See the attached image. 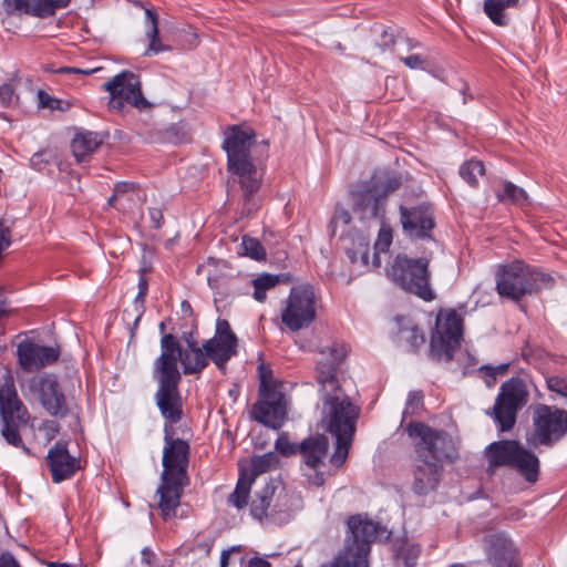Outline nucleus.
Here are the masks:
<instances>
[{
    "mask_svg": "<svg viewBox=\"0 0 567 567\" xmlns=\"http://www.w3.org/2000/svg\"><path fill=\"white\" fill-rule=\"evenodd\" d=\"M348 352L346 343L333 341L319 350L321 358L317 363L321 426L337 440L330 458L334 466H341L348 457L360 414V408L352 402L338 377L339 365Z\"/></svg>",
    "mask_w": 567,
    "mask_h": 567,
    "instance_id": "nucleus-1",
    "label": "nucleus"
},
{
    "mask_svg": "<svg viewBox=\"0 0 567 567\" xmlns=\"http://www.w3.org/2000/svg\"><path fill=\"white\" fill-rule=\"evenodd\" d=\"M406 432L416 453L412 470V489L417 495H427L436 489L444 463L456 457L455 444L446 432L421 422L410 423Z\"/></svg>",
    "mask_w": 567,
    "mask_h": 567,
    "instance_id": "nucleus-2",
    "label": "nucleus"
},
{
    "mask_svg": "<svg viewBox=\"0 0 567 567\" xmlns=\"http://www.w3.org/2000/svg\"><path fill=\"white\" fill-rule=\"evenodd\" d=\"M255 138L254 130L247 126L231 125L224 132L223 148L227 153L228 171L238 177L244 192V209L248 215L257 209L251 197L259 189L262 179L261 171L250 156Z\"/></svg>",
    "mask_w": 567,
    "mask_h": 567,
    "instance_id": "nucleus-3",
    "label": "nucleus"
},
{
    "mask_svg": "<svg viewBox=\"0 0 567 567\" xmlns=\"http://www.w3.org/2000/svg\"><path fill=\"white\" fill-rule=\"evenodd\" d=\"M495 279L497 293L513 301L549 287L553 281L548 274L534 269L522 260L498 266Z\"/></svg>",
    "mask_w": 567,
    "mask_h": 567,
    "instance_id": "nucleus-4",
    "label": "nucleus"
},
{
    "mask_svg": "<svg viewBox=\"0 0 567 567\" xmlns=\"http://www.w3.org/2000/svg\"><path fill=\"white\" fill-rule=\"evenodd\" d=\"M164 348L163 355H159L153 364V375L158 383L155 401L166 422L176 424L183 416L182 396L178 391L181 372L169 358L168 352L171 350H168L166 343Z\"/></svg>",
    "mask_w": 567,
    "mask_h": 567,
    "instance_id": "nucleus-5",
    "label": "nucleus"
},
{
    "mask_svg": "<svg viewBox=\"0 0 567 567\" xmlns=\"http://www.w3.org/2000/svg\"><path fill=\"white\" fill-rule=\"evenodd\" d=\"M484 456L488 474H494L498 467L506 466L516 470L529 483H535L538 478V457L515 440L492 442L485 447Z\"/></svg>",
    "mask_w": 567,
    "mask_h": 567,
    "instance_id": "nucleus-6",
    "label": "nucleus"
},
{
    "mask_svg": "<svg viewBox=\"0 0 567 567\" xmlns=\"http://www.w3.org/2000/svg\"><path fill=\"white\" fill-rule=\"evenodd\" d=\"M400 181L395 177L379 184L373 181L360 184L350 194L354 215L363 224L383 221L386 210L388 196L398 189Z\"/></svg>",
    "mask_w": 567,
    "mask_h": 567,
    "instance_id": "nucleus-7",
    "label": "nucleus"
},
{
    "mask_svg": "<svg viewBox=\"0 0 567 567\" xmlns=\"http://www.w3.org/2000/svg\"><path fill=\"white\" fill-rule=\"evenodd\" d=\"M386 275L403 290L414 293L424 301H431L435 297L430 286L426 258L413 259L405 255H398L386 269Z\"/></svg>",
    "mask_w": 567,
    "mask_h": 567,
    "instance_id": "nucleus-8",
    "label": "nucleus"
},
{
    "mask_svg": "<svg viewBox=\"0 0 567 567\" xmlns=\"http://www.w3.org/2000/svg\"><path fill=\"white\" fill-rule=\"evenodd\" d=\"M0 414H1V434L4 440L16 446L29 451L21 439L19 429L25 425L29 420V413L21 400L18 398L12 377H7L0 388Z\"/></svg>",
    "mask_w": 567,
    "mask_h": 567,
    "instance_id": "nucleus-9",
    "label": "nucleus"
},
{
    "mask_svg": "<svg viewBox=\"0 0 567 567\" xmlns=\"http://www.w3.org/2000/svg\"><path fill=\"white\" fill-rule=\"evenodd\" d=\"M567 433V412L556 406L537 404L533 409V430L527 436L532 446H551Z\"/></svg>",
    "mask_w": 567,
    "mask_h": 567,
    "instance_id": "nucleus-10",
    "label": "nucleus"
},
{
    "mask_svg": "<svg viewBox=\"0 0 567 567\" xmlns=\"http://www.w3.org/2000/svg\"><path fill=\"white\" fill-rule=\"evenodd\" d=\"M317 297L310 285L291 288L281 309V321L291 331L308 328L316 319Z\"/></svg>",
    "mask_w": 567,
    "mask_h": 567,
    "instance_id": "nucleus-11",
    "label": "nucleus"
},
{
    "mask_svg": "<svg viewBox=\"0 0 567 567\" xmlns=\"http://www.w3.org/2000/svg\"><path fill=\"white\" fill-rule=\"evenodd\" d=\"M463 333V319L455 310H441L436 316L430 350L433 358L451 361L460 347Z\"/></svg>",
    "mask_w": 567,
    "mask_h": 567,
    "instance_id": "nucleus-12",
    "label": "nucleus"
},
{
    "mask_svg": "<svg viewBox=\"0 0 567 567\" xmlns=\"http://www.w3.org/2000/svg\"><path fill=\"white\" fill-rule=\"evenodd\" d=\"M527 396L525 383L519 378H512L502 384L491 413L502 432L515 425L517 412L525 405Z\"/></svg>",
    "mask_w": 567,
    "mask_h": 567,
    "instance_id": "nucleus-13",
    "label": "nucleus"
},
{
    "mask_svg": "<svg viewBox=\"0 0 567 567\" xmlns=\"http://www.w3.org/2000/svg\"><path fill=\"white\" fill-rule=\"evenodd\" d=\"M110 93L109 106L122 111L128 104L136 109H144L148 105L141 90V82L133 72L122 71L103 84Z\"/></svg>",
    "mask_w": 567,
    "mask_h": 567,
    "instance_id": "nucleus-14",
    "label": "nucleus"
},
{
    "mask_svg": "<svg viewBox=\"0 0 567 567\" xmlns=\"http://www.w3.org/2000/svg\"><path fill=\"white\" fill-rule=\"evenodd\" d=\"M168 350L169 358L174 361L175 368L178 369L177 362L181 361L184 374H195L202 372L209 363L208 353L204 350L203 344L198 346L194 340H187V348L182 349L178 340L173 334H164L161 339V354L165 350L164 344Z\"/></svg>",
    "mask_w": 567,
    "mask_h": 567,
    "instance_id": "nucleus-15",
    "label": "nucleus"
},
{
    "mask_svg": "<svg viewBox=\"0 0 567 567\" xmlns=\"http://www.w3.org/2000/svg\"><path fill=\"white\" fill-rule=\"evenodd\" d=\"M209 361L225 372L228 361L237 355L238 338L226 319H217L214 336L203 343Z\"/></svg>",
    "mask_w": 567,
    "mask_h": 567,
    "instance_id": "nucleus-16",
    "label": "nucleus"
},
{
    "mask_svg": "<svg viewBox=\"0 0 567 567\" xmlns=\"http://www.w3.org/2000/svg\"><path fill=\"white\" fill-rule=\"evenodd\" d=\"M259 400L252 405L254 419L271 429H279L287 415V400L279 388H268L259 393Z\"/></svg>",
    "mask_w": 567,
    "mask_h": 567,
    "instance_id": "nucleus-17",
    "label": "nucleus"
},
{
    "mask_svg": "<svg viewBox=\"0 0 567 567\" xmlns=\"http://www.w3.org/2000/svg\"><path fill=\"white\" fill-rule=\"evenodd\" d=\"M30 389L37 392L43 409L54 417L63 419L69 414L65 395L54 375L33 378Z\"/></svg>",
    "mask_w": 567,
    "mask_h": 567,
    "instance_id": "nucleus-18",
    "label": "nucleus"
},
{
    "mask_svg": "<svg viewBox=\"0 0 567 567\" xmlns=\"http://www.w3.org/2000/svg\"><path fill=\"white\" fill-rule=\"evenodd\" d=\"M165 445L163 449L162 475L188 478L189 445L182 439H173L168 427L165 426Z\"/></svg>",
    "mask_w": 567,
    "mask_h": 567,
    "instance_id": "nucleus-19",
    "label": "nucleus"
},
{
    "mask_svg": "<svg viewBox=\"0 0 567 567\" xmlns=\"http://www.w3.org/2000/svg\"><path fill=\"white\" fill-rule=\"evenodd\" d=\"M483 544L492 567H519L517 548L504 533L486 534Z\"/></svg>",
    "mask_w": 567,
    "mask_h": 567,
    "instance_id": "nucleus-20",
    "label": "nucleus"
},
{
    "mask_svg": "<svg viewBox=\"0 0 567 567\" xmlns=\"http://www.w3.org/2000/svg\"><path fill=\"white\" fill-rule=\"evenodd\" d=\"M400 220L404 234L410 238H430L434 228L433 212L429 205L400 206Z\"/></svg>",
    "mask_w": 567,
    "mask_h": 567,
    "instance_id": "nucleus-21",
    "label": "nucleus"
},
{
    "mask_svg": "<svg viewBox=\"0 0 567 567\" xmlns=\"http://www.w3.org/2000/svg\"><path fill=\"white\" fill-rule=\"evenodd\" d=\"M189 484V478L165 476L161 474V483L156 489L157 508L163 519L176 517V509L181 504L184 488Z\"/></svg>",
    "mask_w": 567,
    "mask_h": 567,
    "instance_id": "nucleus-22",
    "label": "nucleus"
},
{
    "mask_svg": "<svg viewBox=\"0 0 567 567\" xmlns=\"http://www.w3.org/2000/svg\"><path fill=\"white\" fill-rule=\"evenodd\" d=\"M47 458L54 483L70 478L80 468L79 460L69 453L65 442L58 441L49 450Z\"/></svg>",
    "mask_w": 567,
    "mask_h": 567,
    "instance_id": "nucleus-23",
    "label": "nucleus"
},
{
    "mask_svg": "<svg viewBox=\"0 0 567 567\" xmlns=\"http://www.w3.org/2000/svg\"><path fill=\"white\" fill-rule=\"evenodd\" d=\"M20 365L28 371L38 370L53 363L59 358V349L23 341L18 346Z\"/></svg>",
    "mask_w": 567,
    "mask_h": 567,
    "instance_id": "nucleus-24",
    "label": "nucleus"
},
{
    "mask_svg": "<svg viewBox=\"0 0 567 567\" xmlns=\"http://www.w3.org/2000/svg\"><path fill=\"white\" fill-rule=\"evenodd\" d=\"M347 525L349 533L347 539H350L351 544L368 551H370V545L378 538L382 530V527L378 523L360 514L351 516Z\"/></svg>",
    "mask_w": 567,
    "mask_h": 567,
    "instance_id": "nucleus-25",
    "label": "nucleus"
},
{
    "mask_svg": "<svg viewBox=\"0 0 567 567\" xmlns=\"http://www.w3.org/2000/svg\"><path fill=\"white\" fill-rule=\"evenodd\" d=\"M69 2L70 0H3L8 9L23 11L39 18L53 16L58 9L65 8Z\"/></svg>",
    "mask_w": 567,
    "mask_h": 567,
    "instance_id": "nucleus-26",
    "label": "nucleus"
},
{
    "mask_svg": "<svg viewBox=\"0 0 567 567\" xmlns=\"http://www.w3.org/2000/svg\"><path fill=\"white\" fill-rule=\"evenodd\" d=\"M328 449L329 441L322 434L310 436L299 445L305 464L312 470H317L323 463Z\"/></svg>",
    "mask_w": 567,
    "mask_h": 567,
    "instance_id": "nucleus-27",
    "label": "nucleus"
},
{
    "mask_svg": "<svg viewBox=\"0 0 567 567\" xmlns=\"http://www.w3.org/2000/svg\"><path fill=\"white\" fill-rule=\"evenodd\" d=\"M370 551L353 545L346 539L343 549L332 561L323 567H369L368 555Z\"/></svg>",
    "mask_w": 567,
    "mask_h": 567,
    "instance_id": "nucleus-28",
    "label": "nucleus"
},
{
    "mask_svg": "<svg viewBox=\"0 0 567 567\" xmlns=\"http://www.w3.org/2000/svg\"><path fill=\"white\" fill-rule=\"evenodd\" d=\"M102 136L96 132H78L71 142V150L76 161H84L92 155L102 144Z\"/></svg>",
    "mask_w": 567,
    "mask_h": 567,
    "instance_id": "nucleus-29",
    "label": "nucleus"
},
{
    "mask_svg": "<svg viewBox=\"0 0 567 567\" xmlns=\"http://www.w3.org/2000/svg\"><path fill=\"white\" fill-rule=\"evenodd\" d=\"M399 340L405 342L411 350H416L425 342L424 333L408 318H396Z\"/></svg>",
    "mask_w": 567,
    "mask_h": 567,
    "instance_id": "nucleus-30",
    "label": "nucleus"
},
{
    "mask_svg": "<svg viewBox=\"0 0 567 567\" xmlns=\"http://www.w3.org/2000/svg\"><path fill=\"white\" fill-rule=\"evenodd\" d=\"M276 485L274 482H268L265 486L255 493L251 502L250 513L252 517L262 519L268 514L272 497L275 495Z\"/></svg>",
    "mask_w": 567,
    "mask_h": 567,
    "instance_id": "nucleus-31",
    "label": "nucleus"
},
{
    "mask_svg": "<svg viewBox=\"0 0 567 567\" xmlns=\"http://www.w3.org/2000/svg\"><path fill=\"white\" fill-rule=\"evenodd\" d=\"M252 477H247V471L240 467V475L234 492L228 496L227 503L237 509H243L248 504Z\"/></svg>",
    "mask_w": 567,
    "mask_h": 567,
    "instance_id": "nucleus-32",
    "label": "nucleus"
},
{
    "mask_svg": "<svg viewBox=\"0 0 567 567\" xmlns=\"http://www.w3.org/2000/svg\"><path fill=\"white\" fill-rule=\"evenodd\" d=\"M278 464L279 458L274 452L254 456L250 462L249 473L247 472V477H252V482H255L257 476L276 468Z\"/></svg>",
    "mask_w": 567,
    "mask_h": 567,
    "instance_id": "nucleus-33",
    "label": "nucleus"
},
{
    "mask_svg": "<svg viewBox=\"0 0 567 567\" xmlns=\"http://www.w3.org/2000/svg\"><path fill=\"white\" fill-rule=\"evenodd\" d=\"M496 196L498 200L503 203L525 205L528 202V196L525 189L508 181L502 183V189L497 190Z\"/></svg>",
    "mask_w": 567,
    "mask_h": 567,
    "instance_id": "nucleus-34",
    "label": "nucleus"
},
{
    "mask_svg": "<svg viewBox=\"0 0 567 567\" xmlns=\"http://www.w3.org/2000/svg\"><path fill=\"white\" fill-rule=\"evenodd\" d=\"M239 254L257 261L266 260L267 252L262 244L254 237L243 236L239 245Z\"/></svg>",
    "mask_w": 567,
    "mask_h": 567,
    "instance_id": "nucleus-35",
    "label": "nucleus"
},
{
    "mask_svg": "<svg viewBox=\"0 0 567 567\" xmlns=\"http://www.w3.org/2000/svg\"><path fill=\"white\" fill-rule=\"evenodd\" d=\"M279 282V278L276 275L264 274L258 278H255L251 284L254 287V299L258 302H264L267 298V291Z\"/></svg>",
    "mask_w": 567,
    "mask_h": 567,
    "instance_id": "nucleus-36",
    "label": "nucleus"
},
{
    "mask_svg": "<svg viewBox=\"0 0 567 567\" xmlns=\"http://www.w3.org/2000/svg\"><path fill=\"white\" fill-rule=\"evenodd\" d=\"M485 173L483 162L478 159H470L460 167L461 177L471 186H476L478 177Z\"/></svg>",
    "mask_w": 567,
    "mask_h": 567,
    "instance_id": "nucleus-37",
    "label": "nucleus"
},
{
    "mask_svg": "<svg viewBox=\"0 0 567 567\" xmlns=\"http://www.w3.org/2000/svg\"><path fill=\"white\" fill-rule=\"evenodd\" d=\"M392 239L393 234L391 227L382 223L378 234V238L374 244L375 254L373 262L377 267H380L381 265L380 254L386 252L389 250L392 244Z\"/></svg>",
    "mask_w": 567,
    "mask_h": 567,
    "instance_id": "nucleus-38",
    "label": "nucleus"
},
{
    "mask_svg": "<svg viewBox=\"0 0 567 567\" xmlns=\"http://www.w3.org/2000/svg\"><path fill=\"white\" fill-rule=\"evenodd\" d=\"M420 554V547L416 544L404 542L395 551L398 560H402L405 567H414Z\"/></svg>",
    "mask_w": 567,
    "mask_h": 567,
    "instance_id": "nucleus-39",
    "label": "nucleus"
},
{
    "mask_svg": "<svg viewBox=\"0 0 567 567\" xmlns=\"http://www.w3.org/2000/svg\"><path fill=\"white\" fill-rule=\"evenodd\" d=\"M351 221V214L343 207H336L329 227L331 229V235L336 236L338 230L340 229V237L344 236V228L349 226Z\"/></svg>",
    "mask_w": 567,
    "mask_h": 567,
    "instance_id": "nucleus-40",
    "label": "nucleus"
},
{
    "mask_svg": "<svg viewBox=\"0 0 567 567\" xmlns=\"http://www.w3.org/2000/svg\"><path fill=\"white\" fill-rule=\"evenodd\" d=\"M176 40L177 38H151L148 48L145 50L144 55L153 56L171 51L177 45Z\"/></svg>",
    "mask_w": 567,
    "mask_h": 567,
    "instance_id": "nucleus-41",
    "label": "nucleus"
},
{
    "mask_svg": "<svg viewBox=\"0 0 567 567\" xmlns=\"http://www.w3.org/2000/svg\"><path fill=\"white\" fill-rule=\"evenodd\" d=\"M509 8L503 0H485L484 10L488 18L496 24L503 23V11Z\"/></svg>",
    "mask_w": 567,
    "mask_h": 567,
    "instance_id": "nucleus-42",
    "label": "nucleus"
},
{
    "mask_svg": "<svg viewBox=\"0 0 567 567\" xmlns=\"http://www.w3.org/2000/svg\"><path fill=\"white\" fill-rule=\"evenodd\" d=\"M38 99L39 105L44 109L52 111H66L69 109V104L66 102L55 99L44 91H39Z\"/></svg>",
    "mask_w": 567,
    "mask_h": 567,
    "instance_id": "nucleus-43",
    "label": "nucleus"
},
{
    "mask_svg": "<svg viewBox=\"0 0 567 567\" xmlns=\"http://www.w3.org/2000/svg\"><path fill=\"white\" fill-rule=\"evenodd\" d=\"M275 447L284 456H290L299 451V445L290 442L288 434L285 432L279 434Z\"/></svg>",
    "mask_w": 567,
    "mask_h": 567,
    "instance_id": "nucleus-44",
    "label": "nucleus"
},
{
    "mask_svg": "<svg viewBox=\"0 0 567 567\" xmlns=\"http://www.w3.org/2000/svg\"><path fill=\"white\" fill-rule=\"evenodd\" d=\"M508 364H499L496 367L482 365L480 371L484 373L485 383L487 386H493L496 382V377L506 373Z\"/></svg>",
    "mask_w": 567,
    "mask_h": 567,
    "instance_id": "nucleus-45",
    "label": "nucleus"
},
{
    "mask_svg": "<svg viewBox=\"0 0 567 567\" xmlns=\"http://www.w3.org/2000/svg\"><path fill=\"white\" fill-rule=\"evenodd\" d=\"M423 405V394L420 391H411L408 395L403 416L415 414Z\"/></svg>",
    "mask_w": 567,
    "mask_h": 567,
    "instance_id": "nucleus-46",
    "label": "nucleus"
},
{
    "mask_svg": "<svg viewBox=\"0 0 567 567\" xmlns=\"http://www.w3.org/2000/svg\"><path fill=\"white\" fill-rule=\"evenodd\" d=\"M145 35H159L158 34V14L153 9H145L144 11Z\"/></svg>",
    "mask_w": 567,
    "mask_h": 567,
    "instance_id": "nucleus-47",
    "label": "nucleus"
},
{
    "mask_svg": "<svg viewBox=\"0 0 567 567\" xmlns=\"http://www.w3.org/2000/svg\"><path fill=\"white\" fill-rule=\"evenodd\" d=\"M259 377H260V389L259 393L266 391V389L278 388L276 383L271 381V371L267 370L264 364H260L259 368Z\"/></svg>",
    "mask_w": 567,
    "mask_h": 567,
    "instance_id": "nucleus-48",
    "label": "nucleus"
},
{
    "mask_svg": "<svg viewBox=\"0 0 567 567\" xmlns=\"http://www.w3.org/2000/svg\"><path fill=\"white\" fill-rule=\"evenodd\" d=\"M134 188V185L133 184H128V183H125V182H122V183H117L115 185V188H114V193H113V196L109 199V204L110 205H114L113 203L124 196L126 193H128L130 190H133Z\"/></svg>",
    "mask_w": 567,
    "mask_h": 567,
    "instance_id": "nucleus-49",
    "label": "nucleus"
},
{
    "mask_svg": "<svg viewBox=\"0 0 567 567\" xmlns=\"http://www.w3.org/2000/svg\"><path fill=\"white\" fill-rule=\"evenodd\" d=\"M13 89L10 84H3L0 87V100L2 105H9L12 101Z\"/></svg>",
    "mask_w": 567,
    "mask_h": 567,
    "instance_id": "nucleus-50",
    "label": "nucleus"
},
{
    "mask_svg": "<svg viewBox=\"0 0 567 567\" xmlns=\"http://www.w3.org/2000/svg\"><path fill=\"white\" fill-rule=\"evenodd\" d=\"M43 430L49 440H52L60 432V424L55 421H45L43 423Z\"/></svg>",
    "mask_w": 567,
    "mask_h": 567,
    "instance_id": "nucleus-51",
    "label": "nucleus"
},
{
    "mask_svg": "<svg viewBox=\"0 0 567 567\" xmlns=\"http://www.w3.org/2000/svg\"><path fill=\"white\" fill-rule=\"evenodd\" d=\"M0 567H21L13 555L4 551L0 555Z\"/></svg>",
    "mask_w": 567,
    "mask_h": 567,
    "instance_id": "nucleus-52",
    "label": "nucleus"
},
{
    "mask_svg": "<svg viewBox=\"0 0 567 567\" xmlns=\"http://www.w3.org/2000/svg\"><path fill=\"white\" fill-rule=\"evenodd\" d=\"M404 64L410 69H419L423 64V59L419 54H411L401 59Z\"/></svg>",
    "mask_w": 567,
    "mask_h": 567,
    "instance_id": "nucleus-53",
    "label": "nucleus"
},
{
    "mask_svg": "<svg viewBox=\"0 0 567 567\" xmlns=\"http://www.w3.org/2000/svg\"><path fill=\"white\" fill-rule=\"evenodd\" d=\"M151 221L153 223L154 228H159L164 223L163 213L159 208H151L148 212Z\"/></svg>",
    "mask_w": 567,
    "mask_h": 567,
    "instance_id": "nucleus-54",
    "label": "nucleus"
},
{
    "mask_svg": "<svg viewBox=\"0 0 567 567\" xmlns=\"http://www.w3.org/2000/svg\"><path fill=\"white\" fill-rule=\"evenodd\" d=\"M10 312L8 300L0 290V320L8 317Z\"/></svg>",
    "mask_w": 567,
    "mask_h": 567,
    "instance_id": "nucleus-55",
    "label": "nucleus"
},
{
    "mask_svg": "<svg viewBox=\"0 0 567 567\" xmlns=\"http://www.w3.org/2000/svg\"><path fill=\"white\" fill-rule=\"evenodd\" d=\"M146 293H147V282L143 277H141L140 281H138V293L135 298V301L141 300V302H143Z\"/></svg>",
    "mask_w": 567,
    "mask_h": 567,
    "instance_id": "nucleus-56",
    "label": "nucleus"
},
{
    "mask_svg": "<svg viewBox=\"0 0 567 567\" xmlns=\"http://www.w3.org/2000/svg\"><path fill=\"white\" fill-rule=\"evenodd\" d=\"M56 72L59 73H74V74H91L93 70H82L78 68H61Z\"/></svg>",
    "mask_w": 567,
    "mask_h": 567,
    "instance_id": "nucleus-57",
    "label": "nucleus"
},
{
    "mask_svg": "<svg viewBox=\"0 0 567 567\" xmlns=\"http://www.w3.org/2000/svg\"><path fill=\"white\" fill-rule=\"evenodd\" d=\"M372 33L374 35H382V37H385V35H391L390 34V28H385L383 24H374L373 29H372Z\"/></svg>",
    "mask_w": 567,
    "mask_h": 567,
    "instance_id": "nucleus-58",
    "label": "nucleus"
},
{
    "mask_svg": "<svg viewBox=\"0 0 567 567\" xmlns=\"http://www.w3.org/2000/svg\"><path fill=\"white\" fill-rule=\"evenodd\" d=\"M247 567H270V564L262 558L255 557L248 561Z\"/></svg>",
    "mask_w": 567,
    "mask_h": 567,
    "instance_id": "nucleus-59",
    "label": "nucleus"
},
{
    "mask_svg": "<svg viewBox=\"0 0 567 567\" xmlns=\"http://www.w3.org/2000/svg\"><path fill=\"white\" fill-rule=\"evenodd\" d=\"M229 550H223L220 555V567H227L229 559Z\"/></svg>",
    "mask_w": 567,
    "mask_h": 567,
    "instance_id": "nucleus-60",
    "label": "nucleus"
},
{
    "mask_svg": "<svg viewBox=\"0 0 567 567\" xmlns=\"http://www.w3.org/2000/svg\"><path fill=\"white\" fill-rule=\"evenodd\" d=\"M152 556H153V553L148 548H144L142 550V561L143 563L150 564Z\"/></svg>",
    "mask_w": 567,
    "mask_h": 567,
    "instance_id": "nucleus-61",
    "label": "nucleus"
},
{
    "mask_svg": "<svg viewBox=\"0 0 567 567\" xmlns=\"http://www.w3.org/2000/svg\"><path fill=\"white\" fill-rule=\"evenodd\" d=\"M315 484H316V485H318V486H320V485H322V484H323V477H322V475H318V474L316 475Z\"/></svg>",
    "mask_w": 567,
    "mask_h": 567,
    "instance_id": "nucleus-62",
    "label": "nucleus"
},
{
    "mask_svg": "<svg viewBox=\"0 0 567 567\" xmlns=\"http://www.w3.org/2000/svg\"><path fill=\"white\" fill-rule=\"evenodd\" d=\"M505 2V6L514 7L518 0H503Z\"/></svg>",
    "mask_w": 567,
    "mask_h": 567,
    "instance_id": "nucleus-63",
    "label": "nucleus"
},
{
    "mask_svg": "<svg viewBox=\"0 0 567 567\" xmlns=\"http://www.w3.org/2000/svg\"><path fill=\"white\" fill-rule=\"evenodd\" d=\"M158 329H159V331H161V332L163 333V336H164V334H165V333H164V332H165V323H164V322H161V323L158 324Z\"/></svg>",
    "mask_w": 567,
    "mask_h": 567,
    "instance_id": "nucleus-64",
    "label": "nucleus"
}]
</instances>
